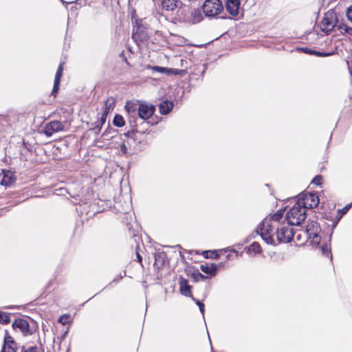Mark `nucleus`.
<instances>
[{
    "label": "nucleus",
    "mask_w": 352,
    "mask_h": 352,
    "mask_svg": "<svg viewBox=\"0 0 352 352\" xmlns=\"http://www.w3.org/2000/svg\"><path fill=\"white\" fill-rule=\"evenodd\" d=\"M120 151L121 152L123 153V154H126L127 153V147L126 146V144H124V142H123L121 145H120Z\"/></svg>",
    "instance_id": "obj_36"
},
{
    "label": "nucleus",
    "mask_w": 352,
    "mask_h": 352,
    "mask_svg": "<svg viewBox=\"0 0 352 352\" xmlns=\"http://www.w3.org/2000/svg\"><path fill=\"white\" fill-rule=\"evenodd\" d=\"M107 113H108V111L106 109L104 110L103 113H102L101 117L97 121V122L98 124H100V126H103V124L105 123Z\"/></svg>",
    "instance_id": "obj_26"
},
{
    "label": "nucleus",
    "mask_w": 352,
    "mask_h": 352,
    "mask_svg": "<svg viewBox=\"0 0 352 352\" xmlns=\"http://www.w3.org/2000/svg\"><path fill=\"white\" fill-rule=\"evenodd\" d=\"M320 231V227L316 221H311L307 226L306 234L314 247H318L320 243L321 237L319 235Z\"/></svg>",
    "instance_id": "obj_6"
},
{
    "label": "nucleus",
    "mask_w": 352,
    "mask_h": 352,
    "mask_svg": "<svg viewBox=\"0 0 352 352\" xmlns=\"http://www.w3.org/2000/svg\"><path fill=\"white\" fill-rule=\"evenodd\" d=\"M204 255L206 257V258H208V257H210V258H217L218 254L216 252L213 251V252H208V251H206L204 252Z\"/></svg>",
    "instance_id": "obj_32"
},
{
    "label": "nucleus",
    "mask_w": 352,
    "mask_h": 352,
    "mask_svg": "<svg viewBox=\"0 0 352 352\" xmlns=\"http://www.w3.org/2000/svg\"><path fill=\"white\" fill-rule=\"evenodd\" d=\"M202 9L206 16L213 17L220 14L223 6L220 0H206Z\"/></svg>",
    "instance_id": "obj_5"
},
{
    "label": "nucleus",
    "mask_w": 352,
    "mask_h": 352,
    "mask_svg": "<svg viewBox=\"0 0 352 352\" xmlns=\"http://www.w3.org/2000/svg\"><path fill=\"white\" fill-rule=\"evenodd\" d=\"M180 0H162V9L172 12L182 6Z\"/></svg>",
    "instance_id": "obj_12"
},
{
    "label": "nucleus",
    "mask_w": 352,
    "mask_h": 352,
    "mask_svg": "<svg viewBox=\"0 0 352 352\" xmlns=\"http://www.w3.org/2000/svg\"><path fill=\"white\" fill-rule=\"evenodd\" d=\"M113 124L118 127L123 126L125 124L124 118L120 115H116L113 118Z\"/></svg>",
    "instance_id": "obj_19"
},
{
    "label": "nucleus",
    "mask_w": 352,
    "mask_h": 352,
    "mask_svg": "<svg viewBox=\"0 0 352 352\" xmlns=\"http://www.w3.org/2000/svg\"><path fill=\"white\" fill-rule=\"evenodd\" d=\"M14 173L10 170H2L0 173V184L2 186H10L15 182Z\"/></svg>",
    "instance_id": "obj_10"
},
{
    "label": "nucleus",
    "mask_w": 352,
    "mask_h": 352,
    "mask_svg": "<svg viewBox=\"0 0 352 352\" xmlns=\"http://www.w3.org/2000/svg\"><path fill=\"white\" fill-rule=\"evenodd\" d=\"M124 109L127 113V118L130 126L133 131H138V119L147 120L155 113V105L140 100H129L126 102Z\"/></svg>",
    "instance_id": "obj_2"
},
{
    "label": "nucleus",
    "mask_w": 352,
    "mask_h": 352,
    "mask_svg": "<svg viewBox=\"0 0 352 352\" xmlns=\"http://www.w3.org/2000/svg\"><path fill=\"white\" fill-rule=\"evenodd\" d=\"M63 63H60L58 67V69L56 73L55 76V81H59L60 82V78L63 76Z\"/></svg>",
    "instance_id": "obj_21"
},
{
    "label": "nucleus",
    "mask_w": 352,
    "mask_h": 352,
    "mask_svg": "<svg viewBox=\"0 0 352 352\" xmlns=\"http://www.w3.org/2000/svg\"><path fill=\"white\" fill-rule=\"evenodd\" d=\"M59 86H60V82L54 80V87H53V89L52 91V95L54 96V97L56 96V94L59 90Z\"/></svg>",
    "instance_id": "obj_28"
},
{
    "label": "nucleus",
    "mask_w": 352,
    "mask_h": 352,
    "mask_svg": "<svg viewBox=\"0 0 352 352\" xmlns=\"http://www.w3.org/2000/svg\"><path fill=\"white\" fill-rule=\"evenodd\" d=\"M21 352H39L37 346L23 347Z\"/></svg>",
    "instance_id": "obj_30"
},
{
    "label": "nucleus",
    "mask_w": 352,
    "mask_h": 352,
    "mask_svg": "<svg viewBox=\"0 0 352 352\" xmlns=\"http://www.w3.org/2000/svg\"><path fill=\"white\" fill-rule=\"evenodd\" d=\"M320 248L324 255L328 256L329 254L331 249L328 244L322 245Z\"/></svg>",
    "instance_id": "obj_27"
},
{
    "label": "nucleus",
    "mask_w": 352,
    "mask_h": 352,
    "mask_svg": "<svg viewBox=\"0 0 352 352\" xmlns=\"http://www.w3.org/2000/svg\"><path fill=\"white\" fill-rule=\"evenodd\" d=\"M190 14L191 19H189V21H190L192 23H197L201 21L203 19L201 12L199 9H191L190 11Z\"/></svg>",
    "instance_id": "obj_15"
},
{
    "label": "nucleus",
    "mask_w": 352,
    "mask_h": 352,
    "mask_svg": "<svg viewBox=\"0 0 352 352\" xmlns=\"http://www.w3.org/2000/svg\"><path fill=\"white\" fill-rule=\"evenodd\" d=\"M339 23L338 14L334 10H329L324 14L320 23L321 31L329 34L336 27L338 28Z\"/></svg>",
    "instance_id": "obj_4"
},
{
    "label": "nucleus",
    "mask_w": 352,
    "mask_h": 352,
    "mask_svg": "<svg viewBox=\"0 0 352 352\" xmlns=\"http://www.w3.org/2000/svg\"><path fill=\"white\" fill-rule=\"evenodd\" d=\"M109 100H108L106 103H105V108H104V110L106 109L107 111L111 107V104L110 103L109 104Z\"/></svg>",
    "instance_id": "obj_38"
},
{
    "label": "nucleus",
    "mask_w": 352,
    "mask_h": 352,
    "mask_svg": "<svg viewBox=\"0 0 352 352\" xmlns=\"http://www.w3.org/2000/svg\"><path fill=\"white\" fill-rule=\"evenodd\" d=\"M180 292L184 296H191L190 286L188 285L186 279H182L180 281Z\"/></svg>",
    "instance_id": "obj_17"
},
{
    "label": "nucleus",
    "mask_w": 352,
    "mask_h": 352,
    "mask_svg": "<svg viewBox=\"0 0 352 352\" xmlns=\"http://www.w3.org/2000/svg\"><path fill=\"white\" fill-rule=\"evenodd\" d=\"M283 214V210H279L258 224L256 231L266 243L276 245L281 243H289L294 238L292 225L286 222Z\"/></svg>",
    "instance_id": "obj_1"
},
{
    "label": "nucleus",
    "mask_w": 352,
    "mask_h": 352,
    "mask_svg": "<svg viewBox=\"0 0 352 352\" xmlns=\"http://www.w3.org/2000/svg\"><path fill=\"white\" fill-rule=\"evenodd\" d=\"M137 258H138L139 262L142 261V257L139 253H137Z\"/></svg>",
    "instance_id": "obj_39"
},
{
    "label": "nucleus",
    "mask_w": 352,
    "mask_h": 352,
    "mask_svg": "<svg viewBox=\"0 0 352 352\" xmlns=\"http://www.w3.org/2000/svg\"><path fill=\"white\" fill-rule=\"evenodd\" d=\"M297 201L306 210V208H314L318 206L319 198L314 193L307 192L300 195Z\"/></svg>",
    "instance_id": "obj_7"
},
{
    "label": "nucleus",
    "mask_w": 352,
    "mask_h": 352,
    "mask_svg": "<svg viewBox=\"0 0 352 352\" xmlns=\"http://www.w3.org/2000/svg\"><path fill=\"white\" fill-rule=\"evenodd\" d=\"M338 29L340 30H344L346 33L352 36V28L348 27L344 23H340V25H338Z\"/></svg>",
    "instance_id": "obj_24"
},
{
    "label": "nucleus",
    "mask_w": 352,
    "mask_h": 352,
    "mask_svg": "<svg viewBox=\"0 0 352 352\" xmlns=\"http://www.w3.org/2000/svg\"><path fill=\"white\" fill-rule=\"evenodd\" d=\"M126 276V272H123V275H120V279H122V278L124 276Z\"/></svg>",
    "instance_id": "obj_40"
},
{
    "label": "nucleus",
    "mask_w": 352,
    "mask_h": 352,
    "mask_svg": "<svg viewBox=\"0 0 352 352\" xmlns=\"http://www.w3.org/2000/svg\"><path fill=\"white\" fill-rule=\"evenodd\" d=\"M173 108V102L171 101H163L159 107L160 112L161 114H168Z\"/></svg>",
    "instance_id": "obj_16"
},
{
    "label": "nucleus",
    "mask_w": 352,
    "mask_h": 352,
    "mask_svg": "<svg viewBox=\"0 0 352 352\" xmlns=\"http://www.w3.org/2000/svg\"><path fill=\"white\" fill-rule=\"evenodd\" d=\"M68 318H69V316L68 315H63L61 316L59 319H58V322H60L61 324H65L67 323V320H68Z\"/></svg>",
    "instance_id": "obj_34"
},
{
    "label": "nucleus",
    "mask_w": 352,
    "mask_h": 352,
    "mask_svg": "<svg viewBox=\"0 0 352 352\" xmlns=\"http://www.w3.org/2000/svg\"><path fill=\"white\" fill-rule=\"evenodd\" d=\"M153 71L157 72L162 74H169V69L166 67H160V66H155L152 67Z\"/></svg>",
    "instance_id": "obj_25"
},
{
    "label": "nucleus",
    "mask_w": 352,
    "mask_h": 352,
    "mask_svg": "<svg viewBox=\"0 0 352 352\" xmlns=\"http://www.w3.org/2000/svg\"><path fill=\"white\" fill-rule=\"evenodd\" d=\"M322 177L320 175H316L313 179L311 183L314 184L317 186L320 185L322 184Z\"/></svg>",
    "instance_id": "obj_31"
},
{
    "label": "nucleus",
    "mask_w": 352,
    "mask_h": 352,
    "mask_svg": "<svg viewBox=\"0 0 352 352\" xmlns=\"http://www.w3.org/2000/svg\"><path fill=\"white\" fill-rule=\"evenodd\" d=\"M239 0H228L226 3L227 11L232 16H236L239 14Z\"/></svg>",
    "instance_id": "obj_13"
},
{
    "label": "nucleus",
    "mask_w": 352,
    "mask_h": 352,
    "mask_svg": "<svg viewBox=\"0 0 352 352\" xmlns=\"http://www.w3.org/2000/svg\"><path fill=\"white\" fill-rule=\"evenodd\" d=\"M10 318L9 314H8L5 312H3V311H0V322L6 324V323L10 322Z\"/></svg>",
    "instance_id": "obj_23"
},
{
    "label": "nucleus",
    "mask_w": 352,
    "mask_h": 352,
    "mask_svg": "<svg viewBox=\"0 0 352 352\" xmlns=\"http://www.w3.org/2000/svg\"><path fill=\"white\" fill-rule=\"evenodd\" d=\"M306 218V210L299 204H296L287 212L286 222L292 226H298L302 223Z\"/></svg>",
    "instance_id": "obj_3"
},
{
    "label": "nucleus",
    "mask_w": 352,
    "mask_h": 352,
    "mask_svg": "<svg viewBox=\"0 0 352 352\" xmlns=\"http://www.w3.org/2000/svg\"><path fill=\"white\" fill-rule=\"evenodd\" d=\"M178 74L179 70L177 69H169V74Z\"/></svg>",
    "instance_id": "obj_37"
},
{
    "label": "nucleus",
    "mask_w": 352,
    "mask_h": 352,
    "mask_svg": "<svg viewBox=\"0 0 352 352\" xmlns=\"http://www.w3.org/2000/svg\"><path fill=\"white\" fill-rule=\"evenodd\" d=\"M16 343L14 339L6 331L4 336L3 345L1 352H16Z\"/></svg>",
    "instance_id": "obj_9"
},
{
    "label": "nucleus",
    "mask_w": 352,
    "mask_h": 352,
    "mask_svg": "<svg viewBox=\"0 0 352 352\" xmlns=\"http://www.w3.org/2000/svg\"><path fill=\"white\" fill-rule=\"evenodd\" d=\"M201 270L210 276H214L217 273V266L215 263L204 264L200 266Z\"/></svg>",
    "instance_id": "obj_14"
},
{
    "label": "nucleus",
    "mask_w": 352,
    "mask_h": 352,
    "mask_svg": "<svg viewBox=\"0 0 352 352\" xmlns=\"http://www.w3.org/2000/svg\"><path fill=\"white\" fill-rule=\"evenodd\" d=\"M299 50H301L307 54H316L317 56H328L329 54H322L321 52H315V51H313L311 50H309L308 48H300L299 49Z\"/></svg>",
    "instance_id": "obj_22"
},
{
    "label": "nucleus",
    "mask_w": 352,
    "mask_h": 352,
    "mask_svg": "<svg viewBox=\"0 0 352 352\" xmlns=\"http://www.w3.org/2000/svg\"><path fill=\"white\" fill-rule=\"evenodd\" d=\"M64 130V125L60 121H52L47 123L45 127V133L47 136L53 133Z\"/></svg>",
    "instance_id": "obj_8"
},
{
    "label": "nucleus",
    "mask_w": 352,
    "mask_h": 352,
    "mask_svg": "<svg viewBox=\"0 0 352 352\" xmlns=\"http://www.w3.org/2000/svg\"><path fill=\"white\" fill-rule=\"evenodd\" d=\"M261 251H262V250H261V245L257 242H254L253 243H252L248 249V253H249V254L253 253L254 255L261 253Z\"/></svg>",
    "instance_id": "obj_18"
},
{
    "label": "nucleus",
    "mask_w": 352,
    "mask_h": 352,
    "mask_svg": "<svg viewBox=\"0 0 352 352\" xmlns=\"http://www.w3.org/2000/svg\"><path fill=\"white\" fill-rule=\"evenodd\" d=\"M346 16L348 19L352 22V5L348 8Z\"/></svg>",
    "instance_id": "obj_35"
},
{
    "label": "nucleus",
    "mask_w": 352,
    "mask_h": 352,
    "mask_svg": "<svg viewBox=\"0 0 352 352\" xmlns=\"http://www.w3.org/2000/svg\"><path fill=\"white\" fill-rule=\"evenodd\" d=\"M193 300L195 301L196 304L198 305L200 311L201 312L203 316H204V304L199 301V300H196L194 298H192Z\"/></svg>",
    "instance_id": "obj_29"
},
{
    "label": "nucleus",
    "mask_w": 352,
    "mask_h": 352,
    "mask_svg": "<svg viewBox=\"0 0 352 352\" xmlns=\"http://www.w3.org/2000/svg\"><path fill=\"white\" fill-rule=\"evenodd\" d=\"M102 126H100L97 122L95 123V126L90 129V130L93 131L96 134L100 133Z\"/></svg>",
    "instance_id": "obj_33"
},
{
    "label": "nucleus",
    "mask_w": 352,
    "mask_h": 352,
    "mask_svg": "<svg viewBox=\"0 0 352 352\" xmlns=\"http://www.w3.org/2000/svg\"><path fill=\"white\" fill-rule=\"evenodd\" d=\"M14 329H19L24 336L30 334L29 323L24 319H17L12 324Z\"/></svg>",
    "instance_id": "obj_11"
},
{
    "label": "nucleus",
    "mask_w": 352,
    "mask_h": 352,
    "mask_svg": "<svg viewBox=\"0 0 352 352\" xmlns=\"http://www.w3.org/2000/svg\"><path fill=\"white\" fill-rule=\"evenodd\" d=\"M350 206H345L344 208H342V209H339L338 210V212H337V214H336V219H337V221H339L340 219L342 218V217L346 214L347 212V211L349 210V209L350 208ZM337 223H336V224Z\"/></svg>",
    "instance_id": "obj_20"
},
{
    "label": "nucleus",
    "mask_w": 352,
    "mask_h": 352,
    "mask_svg": "<svg viewBox=\"0 0 352 352\" xmlns=\"http://www.w3.org/2000/svg\"><path fill=\"white\" fill-rule=\"evenodd\" d=\"M63 3H65V2L63 0H60Z\"/></svg>",
    "instance_id": "obj_41"
}]
</instances>
